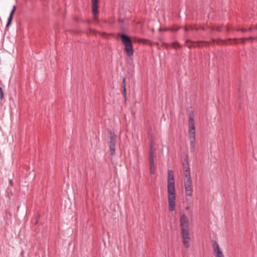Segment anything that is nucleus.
Segmentation results:
<instances>
[{
	"mask_svg": "<svg viewBox=\"0 0 257 257\" xmlns=\"http://www.w3.org/2000/svg\"><path fill=\"white\" fill-rule=\"evenodd\" d=\"M212 243L215 257H224L218 243L215 240H212Z\"/></svg>",
	"mask_w": 257,
	"mask_h": 257,
	"instance_id": "0eeeda50",
	"label": "nucleus"
},
{
	"mask_svg": "<svg viewBox=\"0 0 257 257\" xmlns=\"http://www.w3.org/2000/svg\"><path fill=\"white\" fill-rule=\"evenodd\" d=\"M184 163L183 164V171H190V168L188 161L186 159L184 160Z\"/></svg>",
	"mask_w": 257,
	"mask_h": 257,
	"instance_id": "9d476101",
	"label": "nucleus"
},
{
	"mask_svg": "<svg viewBox=\"0 0 257 257\" xmlns=\"http://www.w3.org/2000/svg\"><path fill=\"white\" fill-rule=\"evenodd\" d=\"M93 34L94 35H95V31H94L93 32Z\"/></svg>",
	"mask_w": 257,
	"mask_h": 257,
	"instance_id": "cd10ccee",
	"label": "nucleus"
},
{
	"mask_svg": "<svg viewBox=\"0 0 257 257\" xmlns=\"http://www.w3.org/2000/svg\"><path fill=\"white\" fill-rule=\"evenodd\" d=\"M186 45L189 47H196L198 46L200 47V43L197 42H192L190 41L189 40H186Z\"/></svg>",
	"mask_w": 257,
	"mask_h": 257,
	"instance_id": "6e6552de",
	"label": "nucleus"
},
{
	"mask_svg": "<svg viewBox=\"0 0 257 257\" xmlns=\"http://www.w3.org/2000/svg\"><path fill=\"white\" fill-rule=\"evenodd\" d=\"M189 140L191 151H195V131L194 120L192 116H190L188 121Z\"/></svg>",
	"mask_w": 257,
	"mask_h": 257,
	"instance_id": "7ed1b4c3",
	"label": "nucleus"
},
{
	"mask_svg": "<svg viewBox=\"0 0 257 257\" xmlns=\"http://www.w3.org/2000/svg\"><path fill=\"white\" fill-rule=\"evenodd\" d=\"M160 31H162V30L160 29ZM162 31H169V28H166V29H164L162 30Z\"/></svg>",
	"mask_w": 257,
	"mask_h": 257,
	"instance_id": "b1692460",
	"label": "nucleus"
},
{
	"mask_svg": "<svg viewBox=\"0 0 257 257\" xmlns=\"http://www.w3.org/2000/svg\"><path fill=\"white\" fill-rule=\"evenodd\" d=\"M155 156V154L149 153V162H154V158Z\"/></svg>",
	"mask_w": 257,
	"mask_h": 257,
	"instance_id": "4468645a",
	"label": "nucleus"
},
{
	"mask_svg": "<svg viewBox=\"0 0 257 257\" xmlns=\"http://www.w3.org/2000/svg\"><path fill=\"white\" fill-rule=\"evenodd\" d=\"M193 28L192 27H191L190 28H188L187 27L184 28V30L185 31H188L189 30H193Z\"/></svg>",
	"mask_w": 257,
	"mask_h": 257,
	"instance_id": "5701e85b",
	"label": "nucleus"
},
{
	"mask_svg": "<svg viewBox=\"0 0 257 257\" xmlns=\"http://www.w3.org/2000/svg\"><path fill=\"white\" fill-rule=\"evenodd\" d=\"M116 136L114 134L110 133L109 137L107 142V145L110 152V155L113 156L115 152V144H116Z\"/></svg>",
	"mask_w": 257,
	"mask_h": 257,
	"instance_id": "39448f33",
	"label": "nucleus"
},
{
	"mask_svg": "<svg viewBox=\"0 0 257 257\" xmlns=\"http://www.w3.org/2000/svg\"><path fill=\"white\" fill-rule=\"evenodd\" d=\"M168 199L169 203V209L173 211L175 207V190L173 172L169 170L168 172L167 181Z\"/></svg>",
	"mask_w": 257,
	"mask_h": 257,
	"instance_id": "f257e3e1",
	"label": "nucleus"
},
{
	"mask_svg": "<svg viewBox=\"0 0 257 257\" xmlns=\"http://www.w3.org/2000/svg\"><path fill=\"white\" fill-rule=\"evenodd\" d=\"M241 31L243 33H244L246 31V29H241Z\"/></svg>",
	"mask_w": 257,
	"mask_h": 257,
	"instance_id": "393cba45",
	"label": "nucleus"
},
{
	"mask_svg": "<svg viewBox=\"0 0 257 257\" xmlns=\"http://www.w3.org/2000/svg\"><path fill=\"white\" fill-rule=\"evenodd\" d=\"M150 153L152 154H155V150L153 149L152 147L150 149Z\"/></svg>",
	"mask_w": 257,
	"mask_h": 257,
	"instance_id": "412c9836",
	"label": "nucleus"
},
{
	"mask_svg": "<svg viewBox=\"0 0 257 257\" xmlns=\"http://www.w3.org/2000/svg\"><path fill=\"white\" fill-rule=\"evenodd\" d=\"M256 29H257V26H256Z\"/></svg>",
	"mask_w": 257,
	"mask_h": 257,
	"instance_id": "c756f323",
	"label": "nucleus"
},
{
	"mask_svg": "<svg viewBox=\"0 0 257 257\" xmlns=\"http://www.w3.org/2000/svg\"><path fill=\"white\" fill-rule=\"evenodd\" d=\"M92 10L94 19L96 17V0H92Z\"/></svg>",
	"mask_w": 257,
	"mask_h": 257,
	"instance_id": "1a4fd4ad",
	"label": "nucleus"
},
{
	"mask_svg": "<svg viewBox=\"0 0 257 257\" xmlns=\"http://www.w3.org/2000/svg\"><path fill=\"white\" fill-rule=\"evenodd\" d=\"M186 209L187 210H189V209H191V206H187V207H186Z\"/></svg>",
	"mask_w": 257,
	"mask_h": 257,
	"instance_id": "a878e982",
	"label": "nucleus"
},
{
	"mask_svg": "<svg viewBox=\"0 0 257 257\" xmlns=\"http://www.w3.org/2000/svg\"><path fill=\"white\" fill-rule=\"evenodd\" d=\"M252 30V28H250L249 29H248V31H251Z\"/></svg>",
	"mask_w": 257,
	"mask_h": 257,
	"instance_id": "bb28decb",
	"label": "nucleus"
},
{
	"mask_svg": "<svg viewBox=\"0 0 257 257\" xmlns=\"http://www.w3.org/2000/svg\"><path fill=\"white\" fill-rule=\"evenodd\" d=\"M173 47H175L176 45H177L178 47H180V45L178 42H175L172 44Z\"/></svg>",
	"mask_w": 257,
	"mask_h": 257,
	"instance_id": "4be33fe9",
	"label": "nucleus"
},
{
	"mask_svg": "<svg viewBox=\"0 0 257 257\" xmlns=\"http://www.w3.org/2000/svg\"><path fill=\"white\" fill-rule=\"evenodd\" d=\"M192 186V181L191 179H184V188L186 196H191L192 195L193 190Z\"/></svg>",
	"mask_w": 257,
	"mask_h": 257,
	"instance_id": "423d86ee",
	"label": "nucleus"
},
{
	"mask_svg": "<svg viewBox=\"0 0 257 257\" xmlns=\"http://www.w3.org/2000/svg\"><path fill=\"white\" fill-rule=\"evenodd\" d=\"M150 172L152 174H154L156 172V168L154 162H149Z\"/></svg>",
	"mask_w": 257,
	"mask_h": 257,
	"instance_id": "9b49d317",
	"label": "nucleus"
},
{
	"mask_svg": "<svg viewBox=\"0 0 257 257\" xmlns=\"http://www.w3.org/2000/svg\"><path fill=\"white\" fill-rule=\"evenodd\" d=\"M13 16L10 15L9 18L8 20V23L7 24V27H8L11 23L12 19H13Z\"/></svg>",
	"mask_w": 257,
	"mask_h": 257,
	"instance_id": "2eb2a0df",
	"label": "nucleus"
},
{
	"mask_svg": "<svg viewBox=\"0 0 257 257\" xmlns=\"http://www.w3.org/2000/svg\"><path fill=\"white\" fill-rule=\"evenodd\" d=\"M16 6H14L13 7V9H12L10 15L13 16L16 11Z\"/></svg>",
	"mask_w": 257,
	"mask_h": 257,
	"instance_id": "a211bd4d",
	"label": "nucleus"
},
{
	"mask_svg": "<svg viewBox=\"0 0 257 257\" xmlns=\"http://www.w3.org/2000/svg\"><path fill=\"white\" fill-rule=\"evenodd\" d=\"M183 175L184 176V179H191L190 171H184Z\"/></svg>",
	"mask_w": 257,
	"mask_h": 257,
	"instance_id": "f8f14e48",
	"label": "nucleus"
},
{
	"mask_svg": "<svg viewBox=\"0 0 257 257\" xmlns=\"http://www.w3.org/2000/svg\"><path fill=\"white\" fill-rule=\"evenodd\" d=\"M122 84H123V90L124 92V96L126 95V85H125V78L123 77V80H122Z\"/></svg>",
	"mask_w": 257,
	"mask_h": 257,
	"instance_id": "ddd939ff",
	"label": "nucleus"
},
{
	"mask_svg": "<svg viewBox=\"0 0 257 257\" xmlns=\"http://www.w3.org/2000/svg\"><path fill=\"white\" fill-rule=\"evenodd\" d=\"M13 16L10 15L9 18L8 20V23L7 24V27H8L11 23L12 19H13Z\"/></svg>",
	"mask_w": 257,
	"mask_h": 257,
	"instance_id": "dca6fc26",
	"label": "nucleus"
},
{
	"mask_svg": "<svg viewBox=\"0 0 257 257\" xmlns=\"http://www.w3.org/2000/svg\"><path fill=\"white\" fill-rule=\"evenodd\" d=\"M217 31H220V29H217Z\"/></svg>",
	"mask_w": 257,
	"mask_h": 257,
	"instance_id": "c85d7f7f",
	"label": "nucleus"
},
{
	"mask_svg": "<svg viewBox=\"0 0 257 257\" xmlns=\"http://www.w3.org/2000/svg\"><path fill=\"white\" fill-rule=\"evenodd\" d=\"M180 225L183 238V244L186 248H188L190 239L189 220L188 217L184 214H182L180 216Z\"/></svg>",
	"mask_w": 257,
	"mask_h": 257,
	"instance_id": "f03ea898",
	"label": "nucleus"
},
{
	"mask_svg": "<svg viewBox=\"0 0 257 257\" xmlns=\"http://www.w3.org/2000/svg\"><path fill=\"white\" fill-rule=\"evenodd\" d=\"M253 39H254V38L250 37H249L248 38H242L241 40L242 41L241 43H244V40H253Z\"/></svg>",
	"mask_w": 257,
	"mask_h": 257,
	"instance_id": "6ab92c4d",
	"label": "nucleus"
},
{
	"mask_svg": "<svg viewBox=\"0 0 257 257\" xmlns=\"http://www.w3.org/2000/svg\"><path fill=\"white\" fill-rule=\"evenodd\" d=\"M4 98V91L3 88L0 87V99L1 100Z\"/></svg>",
	"mask_w": 257,
	"mask_h": 257,
	"instance_id": "f3484780",
	"label": "nucleus"
},
{
	"mask_svg": "<svg viewBox=\"0 0 257 257\" xmlns=\"http://www.w3.org/2000/svg\"><path fill=\"white\" fill-rule=\"evenodd\" d=\"M120 39L122 43L125 46L124 50L127 55L129 57L133 56L134 50L130 38L125 34H121L120 35Z\"/></svg>",
	"mask_w": 257,
	"mask_h": 257,
	"instance_id": "20e7f679",
	"label": "nucleus"
},
{
	"mask_svg": "<svg viewBox=\"0 0 257 257\" xmlns=\"http://www.w3.org/2000/svg\"><path fill=\"white\" fill-rule=\"evenodd\" d=\"M179 28H175L174 27H172V28H169V31H172V32L177 31L179 30Z\"/></svg>",
	"mask_w": 257,
	"mask_h": 257,
	"instance_id": "aec40b11",
	"label": "nucleus"
}]
</instances>
